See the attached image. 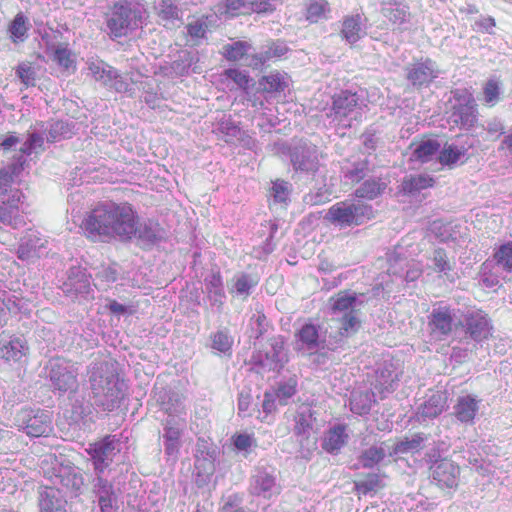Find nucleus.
<instances>
[{
    "label": "nucleus",
    "instance_id": "f257e3e1",
    "mask_svg": "<svg viewBox=\"0 0 512 512\" xmlns=\"http://www.w3.org/2000/svg\"><path fill=\"white\" fill-rule=\"evenodd\" d=\"M136 214L128 204L106 202L95 207L83 221L88 237H119L130 239L135 232Z\"/></svg>",
    "mask_w": 512,
    "mask_h": 512
},
{
    "label": "nucleus",
    "instance_id": "f03ea898",
    "mask_svg": "<svg viewBox=\"0 0 512 512\" xmlns=\"http://www.w3.org/2000/svg\"><path fill=\"white\" fill-rule=\"evenodd\" d=\"M91 399L102 411H113L125 396L126 385L120 380L114 364L93 361L88 368Z\"/></svg>",
    "mask_w": 512,
    "mask_h": 512
},
{
    "label": "nucleus",
    "instance_id": "7ed1b4c3",
    "mask_svg": "<svg viewBox=\"0 0 512 512\" xmlns=\"http://www.w3.org/2000/svg\"><path fill=\"white\" fill-rule=\"evenodd\" d=\"M365 106L360 95L345 90L332 97V104L324 109V115L331 127L345 130L361 120Z\"/></svg>",
    "mask_w": 512,
    "mask_h": 512
},
{
    "label": "nucleus",
    "instance_id": "20e7f679",
    "mask_svg": "<svg viewBox=\"0 0 512 512\" xmlns=\"http://www.w3.org/2000/svg\"><path fill=\"white\" fill-rule=\"evenodd\" d=\"M145 18L146 11L139 4L119 1L107 18V27L111 35L122 37L141 27Z\"/></svg>",
    "mask_w": 512,
    "mask_h": 512
},
{
    "label": "nucleus",
    "instance_id": "39448f33",
    "mask_svg": "<svg viewBox=\"0 0 512 512\" xmlns=\"http://www.w3.org/2000/svg\"><path fill=\"white\" fill-rule=\"evenodd\" d=\"M44 370L54 390L62 394L77 391L79 370L77 363L62 357H54L48 361Z\"/></svg>",
    "mask_w": 512,
    "mask_h": 512
},
{
    "label": "nucleus",
    "instance_id": "423d86ee",
    "mask_svg": "<svg viewBox=\"0 0 512 512\" xmlns=\"http://www.w3.org/2000/svg\"><path fill=\"white\" fill-rule=\"evenodd\" d=\"M370 205L361 202L341 201L332 205L325 218L330 223L341 228L351 225H361L372 217Z\"/></svg>",
    "mask_w": 512,
    "mask_h": 512
},
{
    "label": "nucleus",
    "instance_id": "0eeeda50",
    "mask_svg": "<svg viewBox=\"0 0 512 512\" xmlns=\"http://www.w3.org/2000/svg\"><path fill=\"white\" fill-rule=\"evenodd\" d=\"M15 425L28 436H47L52 431V418L48 410L25 407L14 418Z\"/></svg>",
    "mask_w": 512,
    "mask_h": 512
},
{
    "label": "nucleus",
    "instance_id": "6e6552de",
    "mask_svg": "<svg viewBox=\"0 0 512 512\" xmlns=\"http://www.w3.org/2000/svg\"><path fill=\"white\" fill-rule=\"evenodd\" d=\"M454 104L450 115V122L461 128L469 129L477 121V105L471 93L467 90H456Z\"/></svg>",
    "mask_w": 512,
    "mask_h": 512
},
{
    "label": "nucleus",
    "instance_id": "1a4fd4ad",
    "mask_svg": "<svg viewBox=\"0 0 512 512\" xmlns=\"http://www.w3.org/2000/svg\"><path fill=\"white\" fill-rule=\"evenodd\" d=\"M459 325L464 329L465 334L476 342L487 339L493 329L490 318L480 309H468L464 312Z\"/></svg>",
    "mask_w": 512,
    "mask_h": 512
},
{
    "label": "nucleus",
    "instance_id": "9d476101",
    "mask_svg": "<svg viewBox=\"0 0 512 512\" xmlns=\"http://www.w3.org/2000/svg\"><path fill=\"white\" fill-rule=\"evenodd\" d=\"M120 442L115 436H106L101 441L90 444L86 449L93 462L95 474H103L120 451Z\"/></svg>",
    "mask_w": 512,
    "mask_h": 512
},
{
    "label": "nucleus",
    "instance_id": "9b49d317",
    "mask_svg": "<svg viewBox=\"0 0 512 512\" xmlns=\"http://www.w3.org/2000/svg\"><path fill=\"white\" fill-rule=\"evenodd\" d=\"M249 491L264 499L280 494L281 486L277 482L275 470L271 467H257L250 478Z\"/></svg>",
    "mask_w": 512,
    "mask_h": 512
},
{
    "label": "nucleus",
    "instance_id": "f8f14e48",
    "mask_svg": "<svg viewBox=\"0 0 512 512\" xmlns=\"http://www.w3.org/2000/svg\"><path fill=\"white\" fill-rule=\"evenodd\" d=\"M51 482L52 487H56L60 491L62 489L72 496H78L84 487V476L78 467L61 465L54 469Z\"/></svg>",
    "mask_w": 512,
    "mask_h": 512
},
{
    "label": "nucleus",
    "instance_id": "ddd939ff",
    "mask_svg": "<svg viewBox=\"0 0 512 512\" xmlns=\"http://www.w3.org/2000/svg\"><path fill=\"white\" fill-rule=\"evenodd\" d=\"M90 74L96 81L101 82L104 86L123 93L129 90V83L123 80L117 70L106 64L102 60H90L87 63Z\"/></svg>",
    "mask_w": 512,
    "mask_h": 512
},
{
    "label": "nucleus",
    "instance_id": "4468645a",
    "mask_svg": "<svg viewBox=\"0 0 512 512\" xmlns=\"http://www.w3.org/2000/svg\"><path fill=\"white\" fill-rule=\"evenodd\" d=\"M91 493L96 498L101 512H115L118 509V496L114 484L103 477V474H95L91 481Z\"/></svg>",
    "mask_w": 512,
    "mask_h": 512
},
{
    "label": "nucleus",
    "instance_id": "2eb2a0df",
    "mask_svg": "<svg viewBox=\"0 0 512 512\" xmlns=\"http://www.w3.org/2000/svg\"><path fill=\"white\" fill-rule=\"evenodd\" d=\"M407 80L415 87H427L440 75V69L430 58H421L411 63L407 68Z\"/></svg>",
    "mask_w": 512,
    "mask_h": 512
},
{
    "label": "nucleus",
    "instance_id": "dca6fc26",
    "mask_svg": "<svg viewBox=\"0 0 512 512\" xmlns=\"http://www.w3.org/2000/svg\"><path fill=\"white\" fill-rule=\"evenodd\" d=\"M290 158L295 170L315 172L318 169V153L315 145L300 141L290 151Z\"/></svg>",
    "mask_w": 512,
    "mask_h": 512
},
{
    "label": "nucleus",
    "instance_id": "f3484780",
    "mask_svg": "<svg viewBox=\"0 0 512 512\" xmlns=\"http://www.w3.org/2000/svg\"><path fill=\"white\" fill-rule=\"evenodd\" d=\"M359 328L360 320L357 316V311H349L343 314V316L339 318L337 331L335 333L330 332L328 339L324 340L327 348L330 350L337 349L344 343L346 338L355 334Z\"/></svg>",
    "mask_w": 512,
    "mask_h": 512
},
{
    "label": "nucleus",
    "instance_id": "a211bd4d",
    "mask_svg": "<svg viewBox=\"0 0 512 512\" xmlns=\"http://www.w3.org/2000/svg\"><path fill=\"white\" fill-rule=\"evenodd\" d=\"M23 194L19 190H11L7 200L0 203V222L13 228L25 225V219L20 209Z\"/></svg>",
    "mask_w": 512,
    "mask_h": 512
},
{
    "label": "nucleus",
    "instance_id": "6ab92c4d",
    "mask_svg": "<svg viewBox=\"0 0 512 512\" xmlns=\"http://www.w3.org/2000/svg\"><path fill=\"white\" fill-rule=\"evenodd\" d=\"M433 481L441 488H454L458 485L460 468L448 459L436 460L430 467Z\"/></svg>",
    "mask_w": 512,
    "mask_h": 512
},
{
    "label": "nucleus",
    "instance_id": "aec40b11",
    "mask_svg": "<svg viewBox=\"0 0 512 512\" xmlns=\"http://www.w3.org/2000/svg\"><path fill=\"white\" fill-rule=\"evenodd\" d=\"M315 412L310 406L302 405L299 407L296 417L294 434L298 437V441L301 446H304V442L309 444L312 435L318 431V425L314 416Z\"/></svg>",
    "mask_w": 512,
    "mask_h": 512
},
{
    "label": "nucleus",
    "instance_id": "412c9836",
    "mask_svg": "<svg viewBox=\"0 0 512 512\" xmlns=\"http://www.w3.org/2000/svg\"><path fill=\"white\" fill-rule=\"evenodd\" d=\"M40 512H68L67 500L56 487L41 486L38 490Z\"/></svg>",
    "mask_w": 512,
    "mask_h": 512
},
{
    "label": "nucleus",
    "instance_id": "4be33fe9",
    "mask_svg": "<svg viewBox=\"0 0 512 512\" xmlns=\"http://www.w3.org/2000/svg\"><path fill=\"white\" fill-rule=\"evenodd\" d=\"M63 291L70 296L89 297L91 285L89 276L81 267H72L68 275V281L63 285Z\"/></svg>",
    "mask_w": 512,
    "mask_h": 512
},
{
    "label": "nucleus",
    "instance_id": "5701e85b",
    "mask_svg": "<svg viewBox=\"0 0 512 512\" xmlns=\"http://www.w3.org/2000/svg\"><path fill=\"white\" fill-rule=\"evenodd\" d=\"M381 13L395 26L401 27L410 22L409 6L403 0H387L381 3Z\"/></svg>",
    "mask_w": 512,
    "mask_h": 512
},
{
    "label": "nucleus",
    "instance_id": "b1692460",
    "mask_svg": "<svg viewBox=\"0 0 512 512\" xmlns=\"http://www.w3.org/2000/svg\"><path fill=\"white\" fill-rule=\"evenodd\" d=\"M47 243L48 241L39 232L28 230L20 240L17 256H42L48 254Z\"/></svg>",
    "mask_w": 512,
    "mask_h": 512
},
{
    "label": "nucleus",
    "instance_id": "393cba45",
    "mask_svg": "<svg viewBox=\"0 0 512 512\" xmlns=\"http://www.w3.org/2000/svg\"><path fill=\"white\" fill-rule=\"evenodd\" d=\"M446 392L437 391L432 393L428 399L418 407L417 418L419 421L438 417L447 408Z\"/></svg>",
    "mask_w": 512,
    "mask_h": 512
},
{
    "label": "nucleus",
    "instance_id": "a878e982",
    "mask_svg": "<svg viewBox=\"0 0 512 512\" xmlns=\"http://www.w3.org/2000/svg\"><path fill=\"white\" fill-rule=\"evenodd\" d=\"M454 314L448 307H438L433 309L429 316V327L432 334L447 336L452 331Z\"/></svg>",
    "mask_w": 512,
    "mask_h": 512
},
{
    "label": "nucleus",
    "instance_id": "bb28decb",
    "mask_svg": "<svg viewBox=\"0 0 512 512\" xmlns=\"http://www.w3.org/2000/svg\"><path fill=\"white\" fill-rule=\"evenodd\" d=\"M212 132L218 139L225 141L227 144L237 145L242 129L230 115H223L213 124Z\"/></svg>",
    "mask_w": 512,
    "mask_h": 512
},
{
    "label": "nucleus",
    "instance_id": "cd10ccee",
    "mask_svg": "<svg viewBox=\"0 0 512 512\" xmlns=\"http://www.w3.org/2000/svg\"><path fill=\"white\" fill-rule=\"evenodd\" d=\"M28 352L29 346L23 337H13L0 342V358L7 362H20Z\"/></svg>",
    "mask_w": 512,
    "mask_h": 512
},
{
    "label": "nucleus",
    "instance_id": "c85d7f7f",
    "mask_svg": "<svg viewBox=\"0 0 512 512\" xmlns=\"http://www.w3.org/2000/svg\"><path fill=\"white\" fill-rule=\"evenodd\" d=\"M185 423L179 422L176 419H166L163 443L164 450L168 456H176L180 449V436Z\"/></svg>",
    "mask_w": 512,
    "mask_h": 512
},
{
    "label": "nucleus",
    "instance_id": "c756f323",
    "mask_svg": "<svg viewBox=\"0 0 512 512\" xmlns=\"http://www.w3.org/2000/svg\"><path fill=\"white\" fill-rule=\"evenodd\" d=\"M259 365L268 371L280 370L287 362V355L284 352L283 342L274 340L271 348L265 355H259Z\"/></svg>",
    "mask_w": 512,
    "mask_h": 512
},
{
    "label": "nucleus",
    "instance_id": "7c9ffc66",
    "mask_svg": "<svg viewBox=\"0 0 512 512\" xmlns=\"http://www.w3.org/2000/svg\"><path fill=\"white\" fill-rule=\"evenodd\" d=\"M366 33V18L360 14L347 16L343 20L341 34L349 44L356 43Z\"/></svg>",
    "mask_w": 512,
    "mask_h": 512
},
{
    "label": "nucleus",
    "instance_id": "2f4dec72",
    "mask_svg": "<svg viewBox=\"0 0 512 512\" xmlns=\"http://www.w3.org/2000/svg\"><path fill=\"white\" fill-rule=\"evenodd\" d=\"M158 400L161 403L162 410L168 415L167 419H176L185 423V406L177 393L164 391L160 394Z\"/></svg>",
    "mask_w": 512,
    "mask_h": 512
},
{
    "label": "nucleus",
    "instance_id": "473e14b6",
    "mask_svg": "<svg viewBox=\"0 0 512 512\" xmlns=\"http://www.w3.org/2000/svg\"><path fill=\"white\" fill-rule=\"evenodd\" d=\"M205 289L211 305L220 310L225 299V292L219 272H213L205 278Z\"/></svg>",
    "mask_w": 512,
    "mask_h": 512
},
{
    "label": "nucleus",
    "instance_id": "72a5a7b5",
    "mask_svg": "<svg viewBox=\"0 0 512 512\" xmlns=\"http://www.w3.org/2000/svg\"><path fill=\"white\" fill-rule=\"evenodd\" d=\"M434 185V179L426 174L409 175L404 177L400 192L405 195L414 196L422 190L430 188Z\"/></svg>",
    "mask_w": 512,
    "mask_h": 512
},
{
    "label": "nucleus",
    "instance_id": "f704fd0d",
    "mask_svg": "<svg viewBox=\"0 0 512 512\" xmlns=\"http://www.w3.org/2000/svg\"><path fill=\"white\" fill-rule=\"evenodd\" d=\"M132 236L136 237L143 245L156 243L161 237V229L157 223L148 221L137 223L135 220V232Z\"/></svg>",
    "mask_w": 512,
    "mask_h": 512
},
{
    "label": "nucleus",
    "instance_id": "c9c22d12",
    "mask_svg": "<svg viewBox=\"0 0 512 512\" xmlns=\"http://www.w3.org/2000/svg\"><path fill=\"white\" fill-rule=\"evenodd\" d=\"M477 411L478 402L470 395L459 397L457 404L454 407L456 418L464 423L472 422Z\"/></svg>",
    "mask_w": 512,
    "mask_h": 512
},
{
    "label": "nucleus",
    "instance_id": "e433bc0d",
    "mask_svg": "<svg viewBox=\"0 0 512 512\" xmlns=\"http://www.w3.org/2000/svg\"><path fill=\"white\" fill-rule=\"evenodd\" d=\"M375 402L372 391H353L350 396V410L357 415L368 414L372 403Z\"/></svg>",
    "mask_w": 512,
    "mask_h": 512
},
{
    "label": "nucleus",
    "instance_id": "4c0bfd02",
    "mask_svg": "<svg viewBox=\"0 0 512 512\" xmlns=\"http://www.w3.org/2000/svg\"><path fill=\"white\" fill-rule=\"evenodd\" d=\"M345 430L346 427L344 425H337L330 429L323 440V449L329 453L339 451L348 439V435L345 433Z\"/></svg>",
    "mask_w": 512,
    "mask_h": 512
},
{
    "label": "nucleus",
    "instance_id": "58836bf2",
    "mask_svg": "<svg viewBox=\"0 0 512 512\" xmlns=\"http://www.w3.org/2000/svg\"><path fill=\"white\" fill-rule=\"evenodd\" d=\"M333 314L337 313H348L349 311H356V307L361 303H358V299L355 294L349 292H340L335 298H330Z\"/></svg>",
    "mask_w": 512,
    "mask_h": 512
},
{
    "label": "nucleus",
    "instance_id": "ea45409f",
    "mask_svg": "<svg viewBox=\"0 0 512 512\" xmlns=\"http://www.w3.org/2000/svg\"><path fill=\"white\" fill-rule=\"evenodd\" d=\"M291 185L284 180H276L270 189V207L280 205L287 206L290 201Z\"/></svg>",
    "mask_w": 512,
    "mask_h": 512
},
{
    "label": "nucleus",
    "instance_id": "a19ab883",
    "mask_svg": "<svg viewBox=\"0 0 512 512\" xmlns=\"http://www.w3.org/2000/svg\"><path fill=\"white\" fill-rule=\"evenodd\" d=\"M287 46L282 42H274L272 45L264 52L255 54L251 62L249 63L255 69L260 68L265 64L266 61L274 58L281 57L287 52Z\"/></svg>",
    "mask_w": 512,
    "mask_h": 512
},
{
    "label": "nucleus",
    "instance_id": "79ce46f5",
    "mask_svg": "<svg viewBox=\"0 0 512 512\" xmlns=\"http://www.w3.org/2000/svg\"><path fill=\"white\" fill-rule=\"evenodd\" d=\"M48 51H50L52 60L56 62L61 68L65 70L74 68V57L67 45L62 43L52 45L48 48Z\"/></svg>",
    "mask_w": 512,
    "mask_h": 512
},
{
    "label": "nucleus",
    "instance_id": "37998d69",
    "mask_svg": "<svg viewBox=\"0 0 512 512\" xmlns=\"http://www.w3.org/2000/svg\"><path fill=\"white\" fill-rule=\"evenodd\" d=\"M259 85L265 92H283L288 87V77L280 72L271 73L264 76Z\"/></svg>",
    "mask_w": 512,
    "mask_h": 512
},
{
    "label": "nucleus",
    "instance_id": "c03bdc74",
    "mask_svg": "<svg viewBox=\"0 0 512 512\" xmlns=\"http://www.w3.org/2000/svg\"><path fill=\"white\" fill-rule=\"evenodd\" d=\"M481 271L484 275L492 273L496 276H502L503 273L512 271V258H487L482 264Z\"/></svg>",
    "mask_w": 512,
    "mask_h": 512
},
{
    "label": "nucleus",
    "instance_id": "a18cd8bd",
    "mask_svg": "<svg viewBox=\"0 0 512 512\" xmlns=\"http://www.w3.org/2000/svg\"><path fill=\"white\" fill-rule=\"evenodd\" d=\"M386 188V184L381 182L380 179H367L360 187L355 191V195L358 198L374 199L378 197Z\"/></svg>",
    "mask_w": 512,
    "mask_h": 512
},
{
    "label": "nucleus",
    "instance_id": "49530a36",
    "mask_svg": "<svg viewBox=\"0 0 512 512\" xmlns=\"http://www.w3.org/2000/svg\"><path fill=\"white\" fill-rule=\"evenodd\" d=\"M73 126L68 121L57 120L50 124L47 134V140L57 142L62 139L70 138L73 134Z\"/></svg>",
    "mask_w": 512,
    "mask_h": 512
},
{
    "label": "nucleus",
    "instance_id": "de8ad7c7",
    "mask_svg": "<svg viewBox=\"0 0 512 512\" xmlns=\"http://www.w3.org/2000/svg\"><path fill=\"white\" fill-rule=\"evenodd\" d=\"M298 337L308 350L317 349L320 345L319 329L313 324H305L300 329Z\"/></svg>",
    "mask_w": 512,
    "mask_h": 512
},
{
    "label": "nucleus",
    "instance_id": "09e8293b",
    "mask_svg": "<svg viewBox=\"0 0 512 512\" xmlns=\"http://www.w3.org/2000/svg\"><path fill=\"white\" fill-rule=\"evenodd\" d=\"M440 149V144L437 140L429 139L422 141L414 150L413 155L421 162H428Z\"/></svg>",
    "mask_w": 512,
    "mask_h": 512
},
{
    "label": "nucleus",
    "instance_id": "8fccbe9b",
    "mask_svg": "<svg viewBox=\"0 0 512 512\" xmlns=\"http://www.w3.org/2000/svg\"><path fill=\"white\" fill-rule=\"evenodd\" d=\"M344 178L350 183H358L364 179L368 173L367 160H361L353 163L351 166L343 170Z\"/></svg>",
    "mask_w": 512,
    "mask_h": 512
},
{
    "label": "nucleus",
    "instance_id": "3c124183",
    "mask_svg": "<svg viewBox=\"0 0 512 512\" xmlns=\"http://www.w3.org/2000/svg\"><path fill=\"white\" fill-rule=\"evenodd\" d=\"M194 54L188 51H183L179 58L172 62L171 70L177 76L187 75L191 69L192 64L196 61Z\"/></svg>",
    "mask_w": 512,
    "mask_h": 512
},
{
    "label": "nucleus",
    "instance_id": "603ef678",
    "mask_svg": "<svg viewBox=\"0 0 512 512\" xmlns=\"http://www.w3.org/2000/svg\"><path fill=\"white\" fill-rule=\"evenodd\" d=\"M24 167V161L18 160L9 166L0 169V190H6V187L13 181Z\"/></svg>",
    "mask_w": 512,
    "mask_h": 512
},
{
    "label": "nucleus",
    "instance_id": "864d4df0",
    "mask_svg": "<svg viewBox=\"0 0 512 512\" xmlns=\"http://www.w3.org/2000/svg\"><path fill=\"white\" fill-rule=\"evenodd\" d=\"M464 147L454 145L445 146L439 153V161L442 165H453L465 155Z\"/></svg>",
    "mask_w": 512,
    "mask_h": 512
},
{
    "label": "nucleus",
    "instance_id": "5fc2aeb1",
    "mask_svg": "<svg viewBox=\"0 0 512 512\" xmlns=\"http://www.w3.org/2000/svg\"><path fill=\"white\" fill-rule=\"evenodd\" d=\"M424 437L421 434H416L412 438H405L394 447L396 454L413 453L421 449Z\"/></svg>",
    "mask_w": 512,
    "mask_h": 512
},
{
    "label": "nucleus",
    "instance_id": "6e6d98bb",
    "mask_svg": "<svg viewBox=\"0 0 512 512\" xmlns=\"http://www.w3.org/2000/svg\"><path fill=\"white\" fill-rule=\"evenodd\" d=\"M501 84L498 79H489L483 88L484 101L488 106H494L499 101Z\"/></svg>",
    "mask_w": 512,
    "mask_h": 512
},
{
    "label": "nucleus",
    "instance_id": "4d7b16f0",
    "mask_svg": "<svg viewBox=\"0 0 512 512\" xmlns=\"http://www.w3.org/2000/svg\"><path fill=\"white\" fill-rule=\"evenodd\" d=\"M384 457L385 450L382 447L371 446L362 453L360 462L363 467L371 468L382 461Z\"/></svg>",
    "mask_w": 512,
    "mask_h": 512
},
{
    "label": "nucleus",
    "instance_id": "13d9d810",
    "mask_svg": "<svg viewBox=\"0 0 512 512\" xmlns=\"http://www.w3.org/2000/svg\"><path fill=\"white\" fill-rule=\"evenodd\" d=\"M28 27L26 25V18L22 13L15 16L9 26V32L14 42L23 41L26 37Z\"/></svg>",
    "mask_w": 512,
    "mask_h": 512
},
{
    "label": "nucleus",
    "instance_id": "bf43d9fd",
    "mask_svg": "<svg viewBox=\"0 0 512 512\" xmlns=\"http://www.w3.org/2000/svg\"><path fill=\"white\" fill-rule=\"evenodd\" d=\"M156 9L162 20L171 21L179 18V9L173 0H161Z\"/></svg>",
    "mask_w": 512,
    "mask_h": 512
},
{
    "label": "nucleus",
    "instance_id": "052dcab7",
    "mask_svg": "<svg viewBox=\"0 0 512 512\" xmlns=\"http://www.w3.org/2000/svg\"><path fill=\"white\" fill-rule=\"evenodd\" d=\"M224 56L230 61L241 59L250 49V44L244 41H237L224 47Z\"/></svg>",
    "mask_w": 512,
    "mask_h": 512
},
{
    "label": "nucleus",
    "instance_id": "680f3d73",
    "mask_svg": "<svg viewBox=\"0 0 512 512\" xmlns=\"http://www.w3.org/2000/svg\"><path fill=\"white\" fill-rule=\"evenodd\" d=\"M297 381L290 378L288 381L281 383L276 390V398L280 405H286L288 400L296 393Z\"/></svg>",
    "mask_w": 512,
    "mask_h": 512
},
{
    "label": "nucleus",
    "instance_id": "e2e57ef3",
    "mask_svg": "<svg viewBox=\"0 0 512 512\" xmlns=\"http://www.w3.org/2000/svg\"><path fill=\"white\" fill-rule=\"evenodd\" d=\"M44 139L41 135L37 133H32L29 135L28 139L23 143L20 148L21 155L15 160H21L26 162L25 156L30 155L34 150L40 148L43 145Z\"/></svg>",
    "mask_w": 512,
    "mask_h": 512
},
{
    "label": "nucleus",
    "instance_id": "0e129e2a",
    "mask_svg": "<svg viewBox=\"0 0 512 512\" xmlns=\"http://www.w3.org/2000/svg\"><path fill=\"white\" fill-rule=\"evenodd\" d=\"M328 11V3L325 0H315L307 8V20L318 22Z\"/></svg>",
    "mask_w": 512,
    "mask_h": 512
},
{
    "label": "nucleus",
    "instance_id": "69168bd1",
    "mask_svg": "<svg viewBox=\"0 0 512 512\" xmlns=\"http://www.w3.org/2000/svg\"><path fill=\"white\" fill-rule=\"evenodd\" d=\"M356 487L364 494L376 491L382 487L380 476L377 474H368L364 479L356 483Z\"/></svg>",
    "mask_w": 512,
    "mask_h": 512
},
{
    "label": "nucleus",
    "instance_id": "338daca9",
    "mask_svg": "<svg viewBox=\"0 0 512 512\" xmlns=\"http://www.w3.org/2000/svg\"><path fill=\"white\" fill-rule=\"evenodd\" d=\"M225 76L232 80L239 88L246 90L249 86V83L252 81V79L249 77V75L242 70H239L237 68H230L225 70Z\"/></svg>",
    "mask_w": 512,
    "mask_h": 512
},
{
    "label": "nucleus",
    "instance_id": "774afa93",
    "mask_svg": "<svg viewBox=\"0 0 512 512\" xmlns=\"http://www.w3.org/2000/svg\"><path fill=\"white\" fill-rule=\"evenodd\" d=\"M16 74L26 87L35 85L36 73L34 68L29 63H20L17 66Z\"/></svg>",
    "mask_w": 512,
    "mask_h": 512
}]
</instances>
